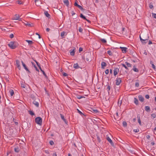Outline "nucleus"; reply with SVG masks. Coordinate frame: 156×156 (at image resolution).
Here are the masks:
<instances>
[{"label": "nucleus", "instance_id": "f257e3e1", "mask_svg": "<svg viewBox=\"0 0 156 156\" xmlns=\"http://www.w3.org/2000/svg\"><path fill=\"white\" fill-rule=\"evenodd\" d=\"M8 45L12 49H14L17 47L18 44L15 41H11Z\"/></svg>", "mask_w": 156, "mask_h": 156}, {"label": "nucleus", "instance_id": "f03ea898", "mask_svg": "<svg viewBox=\"0 0 156 156\" xmlns=\"http://www.w3.org/2000/svg\"><path fill=\"white\" fill-rule=\"evenodd\" d=\"M91 54L89 52H86L84 54V58L87 61H89L90 60Z\"/></svg>", "mask_w": 156, "mask_h": 156}, {"label": "nucleus", "instance_id": "7ed1b4c3", "mask_svg": "<svg viewBox=\"0 0 156 156\" xmlns=\"http://www.w3.org/2000/svg\"><path fill=\"white\" fill-rule=\"evenodd\" d=\"M141 35L143 37L142 41H147L149 38V37L148 34H142Z\"/></svg>", "mask_w": 156, "mask_h": 156}, {"label": "nucleus", "instance_id": "20e7f679", "mask_svg": "<svg viewBox=\"0 0 156 156\" xmlns=\"http://www.w3.org/2000/svg\"><path fill=\"white\" fill-rule=\"evenodd\" d=\"M35 121L37 124L41 125L42 124V119L40 117H37L35 118Z\"/></svg>", "mask_w": 156, "mask_h": 156}, {"label": "nucleus", "instance_id": "39448f33", "mask_svg": "<svg viewBox=\"0 0 156 156\" xmlns=\"http://www.w3.org/2000/svg\"><path fill=\"white\" fill-rule=\"evenodd\" d=\"M116 84L117 85H119L122 82L121 79L120 78L117 77L115 80Z\"/></svg>", "mask_w": 156, "mask_h": 156}, {"label": "nucleus", "instance_id": "423d86ee", "mask_svg": "<svg viewBox=\"0 0 156 156\" xmlns=\"http://www.w3.org/2000/svg\"><path fill=\"white\" fill-rule=\"evenodd\" d=\"M19 15L16 14L14 17L12 18V20H18L20 21H21V19L20 18Z\"/></svg>", "mask_w": 156, "mask_h": 156}, {"label": "nucleus", "instance_id": "0eeeda50", "mask_svg": "<svg viewBox=\"0 0 156 156\" xmlns=\"http://www.w3.org/2000/svg\"><path fill=\"white\" fill-rule=\"evenodd\" d=\"M114 76H115L119 72V69L118 68H115L113 70Z\"/></svg>", "mask_w": 156, "mask_h": 156}, {"label": "nucleus", "instance_id": "6e6552de", "mask_svg": "<svg viewBox=\"0 0 156 156\" xmlns=\"http://www.w3.org/2000/svg\"><path fill=\"white\" fill-rule=\"evenodd\" d=\"M106 139L108 141V142H109L110 144H111L112 146H114V143H113V141H112V140H111V139H110V138L108 136V135L107 136V137H106Z\"/></svg>", "mask_w": 156, "mask_h": 156}, {"label": "nucleus", "instance_id": "1a4fd4ad", "mask_svg": "<svg viewBox=\"0 0 156 156\" xmlns=\"http://www.w3.org/2000/svg\"><path fill=\"white\" fill-rule=\"evenodd\" d=\"M21 63L22 64V65L23 66V67L28 72L30 73V71H29V70L27 68V67L26 65L24 64V63L23 62V61H21Z\"/></svg>", "mask_w": 156, "mask_h": 156}, {"label": "nucleus", "instance_id": "9d476101", "mask_svg": "<svg viewBox=\"0 0 156 156\" xmlns=\"http://www.w3.org/2000/svg\"><path fill=\"white\" fill-rule=\"evenodd\" d=\"M60 115L62 119L64 122L66 124H67L68 122L66 119H65L64 115L61 114H60Z\"/></svg>", "mask_w": 156, "mask_h": 156}, {"label": "nucleus", "instance_id": "9b49d317", "mask_svg": "<svg viewBox=\"0 0 156 156\" xmlns=\"http://www.w3.org/2000/svg\"><path fill=\"white\" fill-rule=\"evenodd\" d=\"M138 99L139 100L142 102H143L144 101V98L141 95H139L138 96Z\"/></svg>", "mask_w": 156, "mask_h": 156}, {"label": "nucleus", "instance_id": "f8f14e48", "mask_svg": "<svg viewBox=\"0 0 156 156\" xmlns=\"http://www.w3.org/2000/svg\"><path fill=\"white\" fill-rule=\"evenodd\" d=\"M120 48L121 49L122 52L123 53H126V52L127 48L126 47H120Z\"/></svg>", "mask_w": 156, "mask_h": 156}, {"label": "nucleus", "instance_id": "ddd939ff", "mask_svg": "<svg viewBox=\"0 0 156 156\" xmlns=\"http://www.w3.org/2000/svg\"><path fill=\"white\" fill-rule=\"evenodd\" d=\"M16 64L17 66V68L19 70H20L21 69V66L20 64V62L18 60H16Z\"/></svg>", "mask_w": 156, "mask_h": 156}, {"label": "nucleus", "instance_id": "4468645a", "mask_svg": "<svg viewBox=\"0 0 156 156\" xmlns=\"http://www.w3.org/2000/svg\"><path fill=\"white\" fill-rule=\"evenodd\" d=\"M23 23H24L25 24V25L26 26H28L30 27H33V24H32V23L30 24V23H28V22H26V21H25V23L23 22Z\"/></svg>", "mask_w": 156, "mask_h": 156}, {"label": "nucleus", "instance_id": "2eb2a0df", "mask_svg": "<svg viewBox=\"0 0 156 156\" xmlns=\"http://www.w3.org/2000/svg\"><path fill=\"white\" fill-rule=\"evenodd\" d=\"M106 63L104 62H102L101 63V68L102 69H104V67L106 66Z\"/></svg>", "mask_w": 156, "mask_h": 156}, {"label": "nucleus", "instance_id": "dca6fc26", "mask_svg": "<svg viewBox=\"0 0 156 156\" xmlns=\"http://www.w3.org/2000/svg\"><path fill=\"white\" fill-rule=\"evenodd\" d=\"M145 110L147 112H150L151 111L150 108L149 106H145Z\"/></svg>", "mask_w": 156, "mask_h": 156}, {"label": "nucleus", "instance_id": "f3484780", "mask_svg": "<svg viewBox=\"0 0 156 156\" xmlns=\"http://www.w3.org/2000/svg\"><path fill=\"white\" fill-rule=\"evenodd\" d=\"M134 103L136 105H139V101L136 98H134Z\"/></svg>", "mask_w": 156, "mask_h": 156}, {"label": "nucleus", "instance_id": "a211bd4d", "mask_svg": "<svg viewBox=\"0 0 156 156\" xmlns=\"http://www.w3.org/2000/svg\"><path fill=\"white\" fill-rule=\"evenodd\" d=\"M150 64L151 65V66L152 68H153L154 70H156V69L155 68V66L153 62L152 61H151L150 62Z\"/></svg>", "mask_w": 156, "mask_h": 156}, {"label": "nucleus", "instance_id": "6ab92c4d", "mask_svg": "<svg viewBox=\"0 0 156 156\" xmlns=\"http://www.w3.org/2000/svg\"><path fill=\"white\" fill-rule=\"evenodd\" d=\"M33 103L37 107H39V104L38 102H37V101H34L33 102Z\"/></svg>", "mask_w": 156, "mask_h": 156}, {"label": "nucleus", "instance_id": "aec40b11", "mask_svg": "<svg viewBox=\"0 0 156 156\" xmlns=\"http://www.w3.org/2000/svg\"><path fill=\"white\" fill-rule=\"evenodd\" d=\"M73 67L74 68L77 69L80 68V67L78 63L74 64L73 65Z\"/></svg>", "mask_w": 156, "mask_h": 156}, {"label": "nucleus", "instance_id": "412c9836", "mask_svg": "<svg viewBox=\"0 0 156 156\" xmlns=\"http://www.w3.org/2000/svg\"><path fill=\"white\" fill-rule=\"evenodd\" d=\"M44 14L45 15V16L48 18H49L50 16V15L48 13L47 11H45L44 12Z\"/></svg>", "mask_w": 156, "mask_h": 156}, {"label": "nucleus", "instance_id": "4be33fe9", "mask_svg": "<svg viewBox=\"0 0 156 156\" xmlns=\"http://www.w3.org/2000/svg\"><path fill=\"white\" fill-rule=\"evenodd\" d=\"M31 63H32V65L33 66H34V67L35 68L36 70L38 72H39V69H37V67L34 64V62H31Z\"/></svg>", "mask_w": 156, "mask_h": 156}, {"label": "nucleus", "instance_id": "5701e85b", "mask_svg": "<svg viewBox=\"0 0 156 156\" xmlns=\"http://www.w3.org/2000/svg\"><path fill=\"white\" fill-rule=\"evenodd\" d=\"M63 2L67 6L69 5V2L68 0H64Z\"/></svg>", "mask_w": 156, "mask_h": 156}, {"label": "nucleus", "instance_id": "b1692460", "mask_svg": "<svg viewBox=\"0 0 156 156\" xmlns=\"http://www.w3.org/2000/svg\"><path fill=\"white\" fill-rule=\"evenodd\" d=\"M106 86L107 87V91L108 93H109V91L110 90L111 87L109 85H106Z\"/></svg>", "mask_w": 156, "mask_h": 156}, {"label": "nucleus", "instance_id": "393cba45", "mask_svg": "<svg viewBox=\"0 0 156 156\" xmlns=\"http://www.w3.org/2000/svg\"><path fill=\"white\" fill-rule=\"evenodd\" d=\"M9 92L11 96H12L14 94V91L12 90H9Z\"/></svg>", "mask_w": 156, "mask_h": 156}, {"label": "nucleus", "instance_id": "a878e982", "mask_svg": "<svg viewBox=\"0 0 156 156\" xmlns=\"http://www.w3.org/2000/svg\"><path fill=\"white\" fill-rule=\"evenodd\" d=\"M125 64L128 67H131L132 66V64L128 63L127 62H125Z\"/></svg>", "mask_w": 156, "mask_h": 156}, {"label": "nucleus", "instance_id": "bb28decb", "mask_svg": "<svg viewBox=\"0 0 156 156\" xmlns=\"http://www.w3.org/2000/svg\"><path fill=\"white\" fill-rule=\"evenodd\" d=\"M133 70L135 72H138L139 70L138 69L136 68L135 66H133Z\"/></svg>", "mask_w": 156, "mask_h": 156}, {"label": "nucleus", "instance_id": "cd10ccee", "mask_svg": "<svg viewBox=\"0 0 156 156\" xmlns=\"http://www.w3.org/2000/svg\"><path fill=\"white\" fill-rule=\"evenodd\" d=\"M75 51L74 50H72L71 51H70V55L72 56H74L75 55Z\"/></svg>", "mask_w": 156, "mask_h": 156}, {"label": "nucleus", "instance_id": "c85d7f7f", "mask_svg": "<svg viewBox=\"0 0 156 156\" xmlns=\"http://www.w3.org/2000/svg\"><path fill=\"white\" fill-rule=\"evenodd\" d=\"M26 41L29 44H31H31H33V42L32 41H31L26 40Z\"/></svg>", "mask_w": 156, "mask_h": 156}, {"label": "nucleus", "instance_id": "c756f323", "mask_svg": "<svg viewBox=\"0 0 156 156\" xmlns=\"http://www.w3.org/2000/svg\"><path fill=\"white\" fill-rule=\"evenodd\" d=\"M14 151L16 152H18L20 151V149L19 148L17 147H15L14 148Z\"/></svg>", "mask_w": 156, "mask_h": 156}, {"label": "nucleus", "instance_id": "7c9ffc66", "mask_svg": "<svg viewBox=\"0 0 156 156\" xmlns=\"http://www.w3.org/2000/svg\"><path fill=\"white\" fill-rule=\"evenodd\" d=\"M100 40L103 43H105L107 42L104 39H100Z\"/></svg>", "mask_w": 156, "mask_h": 156}, {"label": "nucleus", "instance_id": "2f4dec72", "mask_svg": "<svg viewBox=\"0 0 156 156\" xmlns=\"http://www.w3.org/2000/svg\"><path fill=\"white\" fill-rule=\"evenodd\" d=\"M80 16L81 18H83V19L84 20H85L86 19V18L84 16L83 14L82 13H81L80 14Z\"/></svg>", "mask_w": 156, "mask_h": 156}, {"label": "nucleus", "instance_id": "473e14b6", "mask_svg": "<svg viewBox=\"0 0 156 156\" xmlns=\"http://www.w3.org/2000/svg\"><path fill=\"white\" fill-rule=\"evenodd\" d=\"M65 32L64 31L62 32L61 33V36L62 37V38H63L64 37V36L65 35Z\"/></svg>", "mask_w": 156, "mask_h": 156}, {"label": "nucleus", "instance_id": "72a5a7b5", "mask_svg": "<svg viewBox=\"0 0 156 156\" xmlns=\"http://www.w3.org/2000/svg\"><path fill=\"white\" fill-rule=\"evenodd\" d=\"M107 53L110 55L112 56V51L110 50H108L107 51Z\"/></svg>", "mask_w": 156, "mask_h": 156}, {"label": "nucleus", "instance_id": "f704fd0d", "mask_svg": "<svg viewBox=\"0 0 156 156\" xmlns=\"http://www.w3.org/2000/svg\"><path fill=\"white\" fill-rule=\"evenodd\" d=\"M29 113L30 115H35L34 113L32 111H29Z\"/></svg>", "mask_w": 156, "mask_h": 156}, {"label": "nucleus", "instance_id": "c9c22d12", "mask_svg": "<svg viewBox=\"0 0 156 156\" xmlns=\"http://www.w3.org/2000/svg\"><path fill=\"white\" fill-rule=\"evenodd\" d=\"M123 126L124 127H126L127 124V123L126 121H123L122 122Z\"/></svg>", "mask_w": 156, "mask_h": 156}, {"label": "nucleus", "instance_id": "e433bc0d", "mask_svg": "<svg viewBox=\"0 0 156 156\" xmlns=\"http://www.w3.org/2000/svg\"><path fill=\"white\" fill-rule=\"evenodd\" d=\"M77 110L78 111V112L81 115H84L83 114V113L81 112L78 109H77Z\"/></svg>", "mask_w": 156, "mask_h": 156}, {"label": "nucleus", "instance_id": "4c0bfd02", "mask_svg": "<svg viewBox=\"0 0 156 156\" xmlns=\"http://www.w3.org/2000/svg\"><path fill=\"white\" fill-rule=\"evenodd\" d=\"M151 116L154 119L156 117V114L155 113H153L151 115Z\"/></svg>", "mask_w": 156, "mask_h": 156}, {"label": "nucleus", "instance_id": "58836bf2", "mask_svg": "<svg viewBox=\"0 0 156 156\" xmlns=\"http://www.w3.org/2000/svg\"><path fill=\"white\" fill-rule=\"evenodd\" d=\"M77 7H78L79 9L81 10H84V9L80 5H79Z\"/></svg>", "mask_w": 156, "mask_h": 156}, {"label": "nucleus", "instance_id": "ea45409f", "mask_svg": "<svg viewBox=\"0 0 156 156\" xmlns=\"http://www.w3.org/2000/svg\"><path fill=\"white\" fill-rule=\"evenodd\" d=\"M122 66L124 67L126 69H128V68H127V66H126V65L124 64H122Z\"/></svg>", "mask_w": 156, "mask_h": 156}, {"label": "nucleus", "instance_id": "a19ab883", "mask_svg": "<svg viewBox=\"0 0 156 156\" xmlns=\"http://www.w3.org/2000/svg\"><path fill=\"white\" fill-rule=\"evenodd\" d=\"M79 31L81 33H82L83 31V29L80 27H79Z\"/></svg>", "mask_w": 156, "mask_h": 156}, {"label": "nucleus", "instance_id": "79ce46f5", "mask_svg": "<svg viewBox=\"0 0 156 156\" xmlns=\"http://www.w3.org/2000/svg\"><path fill=\"white\" fill-rule=\"evenodd\" d=\"M133 131L135 133H137L139 131V129H134L133 130Z\"/></svg>", "mask_w": 156, "mask_h": 156}, {"label": "nucleus", "instance_id": "37998d69", "mask_svg": "<svg viewBox=\"0 0 156 156\" xmlns=\"http://www.w3.org/2000/svg\"><path fill=\"white\" fill-rule=\"evenodd\" d=\"M49 144L51 145H52L54 144V143L52 140H51L49 142Z\"/></svg>", "mask_w": 156, "mask_h": 156}, {"label": "nucleus", "instance_id": "c03bdc74", "mask_svg": "<svg viewBox=\"0 0 156 156\" xmlns=\"http://www.w3.org/2000/svg\"><path fill=\"white\" fill-rule=\"evenodd\" d=\"M92 110L94 113H97L98 112V111L97 109H92Z\"/></svg>", "mask_w": 156, "mask_h": 156}, {"label": "nucleus", "instance_id": "a18cd8bd", "mask_svg": "<svg viewBox=\"0 0 156 156\" xmlns=\"http://www.w3.org/2000/svg\"><path fill=\"white\" fill-rule=\"evenodd\" d=\"M152 16L155 18H156V14L152 13Z\"/></svg>", "mask_w": 156, "mask_h": 156}, {"label": "nucleus", "instance_id": "49530a36", "mask_svg": "<svg viewBox=\"0 0 156 156\" xmlns=\"http://www.w3.org/2000/svg\"><path fill=\"white\" fill-rule=\"evenodd\" d=\"M42 73L43 74V75H44V76H45V77L46 78H48L47 76L46 75V74H45V72L44 71H43V72H42Z\"/></svg>", "mask_w": 156, "mask_h": 156}, {"label": "nucleus", "instance_id": "de8ad7c7", "mask_svg": "<svg viewBox=\"0 0 156 156\" xmlns=\"http://www.w3.org/2000/svg\"><path fill=\"white\" fill-rule=\"evenodd\" d=\"M105 73L106 74H108L109 73V70L108 69L106 70Z\"/></svg>", "mask_w": 156, "mask_h": 156}, {"label": "nucleus", "instance_id": "09e8293b", "mask_svg": "<svg viewBox=\"0 0 156 156\" xmlns=\"http://www.w3.org/2000/svg\"><path fill=\"white\" fill-rule=\"evenodd\" d=\"M63 75L64 76H68V74L66 73H64L63 74Z\"/></svg>", "mask_w": 156, "mask_h": 156}, {"label": "nucleus", "instance_id": "8fccbe9b", "mask_svg": "<svg viewBox=\"0 0 156 156\" xmlns=\"http://www.w3.org/2000/svg\"><path fill=\"white\" fill-rule=\"evenodd\" d=\"M77 1L76 0V1L75 2V3L74 4V6L77 7L79 5H78L77 2Z\"/></svg>", "mask_w": 156, "mask_h": 156}, {"label": "nucleus", "instance_id": "3c124183", "mask_svg": "<svg viewBox=\"0 0 156 156\" xmlns=\"http://www.w3.org/2000/svg\"><path fill=\"white\" fill-rule=\"evenodd\" d=\"M139 84L138 83V82H136V83H135V86L136 87H139Z\"/></svg>", "mask_w": 156, "mask_h": 156}, {"label": "nucleus", "instance_id": "603ef678", "mask_svg": "<svg viewBox=\"0 0 156 156\" xmlns=\"http://www.w3.org/2000/svg\"><path fill=\"white\" fill-rule=\"evenodd\" d=\"M149 7L150 9H151L153 8V5L152 4H151V3H150L149 5Z\"/></svg>", "mask_w": 156, "mask_h": 156}, {"label": "nucleus", "instance_id": "864d4df0", "mask_svg": "<svg viewBox=\"0 0 156 156\" xmlns=\"http://www.w3.org/2000/svg\"><path fill=\"white\" fill-rule=\"evenodd\" d=\"M83 98H84V97H83V96H79V95L77 97V98L78 99H80Z\"/></svg>", "mask_w": 156, "mask_h": 156}, {"label": "nucleus", "instance_id": "5fc2aeb1", "mask_svg": "<svg viewBox=\"0 0 156 156\" xmlns=\"http://www.w3.org/2000/svg\"><path fill=\"white\" fill-rule=\"evenodd\" d=\"M9 37L11 38H12L14 37V35L13 34H11L10 35Z\"/></svg>", "mask_w": 156, "mask_h": 156}, {"label": "nucleus", "instance_id": "6e6d98bb", "mask_svg": "<svg viewBox=\"0 0 156 156\" xmlns=\"http://www.w3.org/2000/svg\"><path fill=\"white\" fill-rule=\"evenodd\" d=\"M83 48H82L81 47H80L79 48V52H80L82 51H83Z\"/></svg>", "mask_w": 156, "mask_h": 156}, {"label": "nucleus", "instance_id": "4d7b16f0", "mask_svg": "<svg viewBox=\"0 0 156 156\" xmlns=\"http://www.w3.org/2000/svg\"><path fill=\"white\" fill-rule=\"evenodd\" d=\"M145 97L147 99H149L150 98L148 94L146 95L145 96Z\"/></svg>", "mask_w": 156, "mask_h": 156}, {"label": "nucleus", "instance_id": "13d9d810", "mask_svg": "<svg viewBox=\"0 0 156 156\" xmlns=\"http://www.w3.org/2000/svg\"><path fill=\"white\" fill-rule=\"evenodd\" d=\"M21 87H22L25 88L26 87V85L24 84H21Z\"/></svg>", "mask_w": 156, "mask_h": 156}, {"label": "nucleus", "instance_id": "bf43d9fd", "mask_svg": "<svg viewBox=\"0 0 156 156\" xmlns=\"http://www.w3.org/2000/svg\"><path fill=\"white\" fill-rule=\"evenodd\" d=\"M138 122L139 124L140 125H141V121L140 119H139L138 120Z\"/></svg>", "mask_w": 156, "mask_h": 156}, {"label": "nucleus", "instance_id": "052dcab7", "mask_svg": "<svg viewBox=\"0 0 156 156\" xmlns=\"http://www.w3.org/2000/svg\"><path fill=\"white\" fill-rule=\"evenodd\" d=\"M137 118L138 120L139 119H140V116L139 114H138L137 115Z\"/></svg>", "mask_w": 156, "mask_h": 156}, {"label": "nucleus", "instance_id": "680f3d73", "mask_svg": "<svg viewBox=\"0 0 156 156\" xmlns=\"http://www.w3.org/2000/svg\"><path fill=\"white\" fill-rule=\"evenodd\" d=\"M142 34H141L140 35V41H141V42H142V40H143V38H141V35Z\"/></svg>", "mask_w": 156, "mask_h": 156}, {"label": "nucleus", "instance_id": "e2e57ef3", "mask_svg": "<svg viewBox=\"0 0 156 156\" xmlns=\"http://www.w3.org/2000/svg\"><path fill=\"white\" fill-rule=\"evenodd\" d=\"M142 42V43L143 44H146L147 43V41H142V42Z\"/></svg>", "mask_w": 156, "mask_h": 156}, {"label": "nucleus", "instance_id": "0e129e2a", "mask_svg": "<svg viewBox=\"0 0 156 156\" xmlns=\"http://www.w3.org/2000/svg\"><path fill=\"white\" fill-rule=\"evenodd\" d=\"M37 65L38 67H41L40 64L39 63H37Z\"/></svg>", "mask_w": 156, "mask_h": 156}, {"label": "nucleus", "instance_id": "69168bd1", "mask_svg": "<svg viewBox=\"0 0 156 156\" xmlns=\"http://www.w3.org/2000/svg\"><path fill=\"white\" fill-rule=\"evenodd\" d=\"M72 16H73L75 14V13L73 11H72Z\"/></svg>", "mask_w": 156, "mask_h": 156}, {"label": "nucleus", "instance_id": "338daca9", "mask_svg": "<svg viewBox=\"0 0 156 156\" xmlns=\"http://www.w3.org/2000/svg\"><path fill=\"white\" fill-rule=\"evenodd\" d=\"M119 102H120V105H121L122 104V101L121 100V101H119V100L118 103H119Z\"/></svg>", "mask_w": 156, "mask_h": 156}, {"label": "nucleus", "instance_id": "774afa93", "mask_svg": "<svg viewBox=\"0 0 156 156\" xmlns=\"http://www.w3.org/2000/svg\"><path fill=\"white\" fill-rule=\"evenodd\" d=\"M152 44V42L151 41H149V43H148V44Z\"/></svg>", "mask_w": 156, "mask_h": 156}]
</instances>
